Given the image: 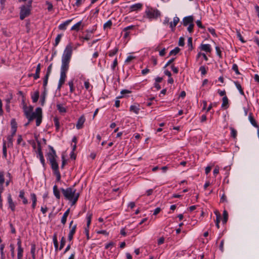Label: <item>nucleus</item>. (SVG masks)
<instances>
[{"label": "nucleus", "mask_w": 259, "mask_h": 259, "mask_svg": "<svg viewBox=\"0 0 259 259\" xmlns=\"http://www.w3.org/2000/svg\"><path fill=\"white\" fill-rule=\"evenodd\" d=\"M53 193L57 199H60V191L58 189L57 185H54L53 187Z\"/></svg>", "instance_id": "f3484780"}, {"label": "nucleus", "mask_w": 259, "mask_h": 259, "mask_svg": "<svg viewBox=\"0 0 259 259\" xmlns=\"http://www.w3.org/2000/svg\"><path fill=\"white\" fill-rule=\"evenodd\" d=\"M194 25L193 23H192V24H190L188 27L187 28V30L188 31L190 32V33H191L193 32V28H194Z\"/></svg>", "instance_id": "e2e57ef3"}, {"label": "nucleus", "mask_w": 259, "mask_h": 259, "mask_svg": "<svg viewBox=\"0 0 259 259\" xmlns=\"http://www.w3.org/2000/svg\"><path fill=\"white\" fill-rule=\"evenodd\" d=\"M214 213L215 214V215L217 216L216 221H215V225H216L217 227L218 228V229H219L220 228L219 223L220 222L221 214L218 210L215 211Z\"/></svg>", "instance_id": "4be33fe9"}, {"label": "nucleus", "mask_w": 259, "mask_h": 259, "mask_svg": "<svg viewBox=\"0 0 259 259\" xmlns=\"http://www.w3.org/2000/svg\"><path fill=\"white\" fill-rule=\"evenodd\" d=\"M130 111L133 112L135 113L138 114L140 111L139 105H138V106L131 105L130 106Z\"/></svg>", "instance_id": "393cba45"}, {"label": "nucleus", "mask_w": 259, "mask_h": 259, "mask_svg": "<svg viewBox=\"0 0 259 259\" xmlns=\"http://www.w3.org/2000/svg\"><path fill=\"white\" fill-rule=\"evenodd\" d=\"M42 114V109L40 107H37L35 109V112H32L30 114V116L33 117V119L36 118L37 117Z\"/></svg>", "instance_id": "6e6552de"}, {"label": "nucleus", "mask_w": 259, "mask_h": 259, "mask_svg": "<svg viewBox=\"0 0 259 259\" xmlns=\"http://www.w3.org/2000/svg\"><path fill=\"white\" fill-rule=\"evenodd\" d=\"M202 51L210 53L211 51L210 46L209 44H201L200 47Z\"/></svg>", "instance_id": "f8f14e48"}, {"label": "nucleus", "mask_w": 259, "mask_h": 259, "mask_svg": "<svg viewBox=\"0 0 259 259\" xmlns=\"http://www.w3.org/2000/svg\"><path fill=\"white\" fill-rule=\"evenodd\" d=\"M11 129H17V123L15 119L13 118L11 121Z\"/></svg>", "instance_id": "e433bc0d"}, {"label": "nucleus", "mask_w": 259, "mask_h": 259, "mask_svg": "<svg viewBox=\"0 0 259 259\" xmlns=\"http://www.w3.org/2000/svg\"><path fill=\"white\" fill-rule=\"evenodd\" d=\"M54 174L56 176V181L59 182L61 180V174L59 171L53 172Z\"/></svg>", "instance_id": "603ef678"}, {"label": "nucleus", "mask_w": 259, "mask_h": 259, "mask_svg": "<svg viewBox=\"0 0 259 259\" xmlns=\"http://www.w3.org/2000/svg\"><path fill=\"white\" fill-rule=\"evenodd\" d=\"M230 130L231 131V137H233L234 139H236L237 137V131L233 127H230Z\"/></svg>", "instance_id": "4c0bfd02"}, {"label": "nucleus", "mask_w": 259, "mask_h": 259, "mask_svg": "<svg viewBox=\"0 0 259 259\" xmlns=\"http://www.w3.org/2000/svg\"><path fill=\"white\" fill-rule=\"evenodd\" d=\"M81 23V21H79L74 24L71 28V30H76L78 31L79 30V27L80 26Z\"/></svg>", "instance_id": "c9c22d12"}, {"label": "nucleus", "mask_w": 259, "mask_h": 259, "mask_svg": "<svg viewBox=\"0 0 259 259\" xmlns=\"http://www.w3.org/2000/svg\"><path fill=\"white\" fill-rule=\"evenodd\" d=\"M53 243L54 244V247L55 248V250H57L58 249V240H57V236L56 233H55L54 234L53 237Z\"/></svg>", "instance_id": "bb28decb"}, {"label": "nucleus", "mask_w": 259, "mask_h": 259, "mask_svg": "<svg viewBox=\"0 0 259 259\" xmlns=\"http://www.w3.org/2000/svg\"><path fill=\"white\" fill-rule=\"evenodd\" d=\"M112 24V22L111 20H109L108 21H107L104 24V28L106 29L107 28H110Z\"/></svg>", "instance_id": "c03bdc74"}, {"label": "nucleus", "mask_w": 259, "mask_h": 259, "mask_svg": "<svg viewBox=\"0 0 259 259\" xmlns=\"http://www.w3.org/2000/svg\"><path fill=\"white\" fill-rule=\"evenodd\" d=\"M7 146H6V141H5L3 145V157L5 158L7 157Z\"/></svg>", "instance_id": "72a5a7b5"}, {"label": "nucleus", "mask_w": 259, "mask_h": 259, "mask_svg": "<svg viewBox=\"0 0 259 259\" xmlns=\"http://www.w3.org/2000/svg\"><path fill=\"white\" fill-rule=\"evenodd\" d=\"M72 21V19L68 20L64 22V23L61 24L59 26V29L60 30H64L66 29V26H67Z\"/></svg>", "instance_id": "a211bd4d"}, {"label": "nucleus", "mask_w": 259, "mask_h": 259, "mask_svg": "<svg viewBox=\"0 0 259 259\" xmlns=\"http://www.w3.org/2000/svg\"><path fill=\"white\" fill-rule=\"evenodd\" d=\"M199 71H201V74L203 75H205L207 73L205 67L204 66H202L199 68Z\"/></svg>", "instance_id": "4d7b16f0"}, {"label": "nucleus", "mask_w": 259, "mask_h": 259, "mask_svg": "<svg viewBox=\"0 0 259 259\" xmlns=\"http://www.w3.org/2000/svg\"><path fill=\"white\" fill-rule=\"evenodd\" d=\"M179 46L183 47L185 45V38L183 37H180L178 42Z\"/></svg>", "instance_id": "3c124183"}, {"label": "nucleus", "mask_w": 259, "mask_h": 259, "mask_svg": "<svg viewBox=\"0 0 259 259\" xmlns=\"http://www.w3.org/2000/svg\"><path fill=\"white\" fill-rule=\"evenodd\" d=\"M47 95V91H44L41 95L40 104L41 106H44L46 101V98Z\"/></svg>", "instance_id": "412c9836"}, {"label": "nucleus", "mask_w": 259, "mask_h": 259, "mask_svg": "<svg viewBox=\"0 0 259 259\" xmlns=\"http://www.w3.org/2000/svg\"><path fill=\"white\" fill-rule=\"evenodd\" d=\"M223 223L226 224L228 220V213L227 210H224L223 211Z\"/></svg>", "instance_id": "7c9ffc66"}, {"label": "nucleus", "mask_w": 259, "mask_h": 259, "mask_svg": "<svg viewBox=\"0 0 259 259\" xmlns=\"http://www.w3.org/2000/svg\"><path fill=\"white\" fill-rule=\"evenodd\" d=\"M4 188L3 186H0V208H2L3 207V203H2V198L1 196V194L3 191Z\"/></svg>", "instance_id": "6e6d98bb"}, {"label": "nucleus", "mask_w": 259, "mask_h": 259, "mask_svg": "<svg viewBox=\"0 0 259 259\" xmlns=\"http://www.w3.org/2000/svg\"><path fill=\"white\" fill-rule=\"evenodd\" d=\"M37 153L38 154L37 157H39L41 164L43 165V166H45V160L44 157L43 153L42 152V150L38 149V150L37 151Z\"/></svg>", "instance_id": "dca6fc26"}, {"label": "nucleus", "mask_w": 259, "mask_h": 259, "mask_svg": "<svg viewBox=\"0 0 259 259\" xmlns=\"http://www.w3.org/2000/svg\"><path fill=\"white\" fill-rule=\"evenodd\" d=\"M69 212H70V208H68L65 212L63 214V217H62V219H61V223L63 224V225H65L66 223V221H67V217L68 216V214L69 213Z\"/></svg>", "instance_id": "6ab92c4d"}, {"label": "nucleus", "mask_w": 259, "mask_h": 259, "mask_svg": "<svg viewBox=\"0 0 259 259\" xmlns=\"http://www.w3.org/2000/svg\"><path fill=\"white\" fill-rule=\"evenodd\" d=\"M47 159L50 162L52 161V160L54 161L56 160V157H55L54 155H53L51 153H47Z\"/></svg>", "instance_id": "79ce46f5"}, {"label": "nucleus", "mask_w": 259, "mask_h": 259, "mask_svg": "<svg viewBox=\"0 0 259 259\" xmlns=\"http://www.w3.org/2000/svg\"><path fill=\"white\" fill-rule=\"evenodd\" d=\"M24 114H26V113H28V114H30L32 112H33V107L32 106H29L28 108L25 105L23 107Z\"/></svg>", "instance_id": "b1692460"}, {"label": "nucleus", "mask_w": 259, "mask_h": 259, "mask_svg": "<svg viewBox=\"0 0 259 259\" xmlns=\"http://www.w3.org/2000/svg\"><path fill=\"white\" fill-rule=\"evenodd\" d=\"M62 164L61 167L62 169L64 168L65 165L66 164L67 160L65 159V156L64 155H62Z\"/></svg>", "instance_id": "a18cd8bd"}, {"label": "nucleus", "mask_w": 259, "mask_h": 259, "mask_svg": "<svg viewBox=\"0 0 259 259\" xmlns=\"http://www.w3.org/2000/svg\"><path fill=\"white\" fill-rule=\"evenodd\" d=\"M237 36L239 39L243 43L245 42V41L243 38L240 32L238 31H237Z\"/></svg>", "instance_id": "13d9d810"}, {"label": "nucleus", "mask_w": 259, "mask_h": 259, "mask_svg": "<svg viewBox=\"0 0 259 259\" xmlns=\"http://www.w3.org/2000/svg\"><path fill=\"white\" fill-rule=\"evenodd\" d=\"M25 192L24 190H21L19 192V197L21 198L23 200V203L24 204H27L28 203V200L24 196Z\"/></svg>", "instance_id": "aec40b11"}, {"label": "nucleus", "mask_w": 259, "mask_h": 259, "mask_svg": "<svg viewBox=\"0 0 259 259\" xmlns=\"http://www.w3.org/2000/svg\"><path fill=\"white\" fill-rule=\"evenodd\" d=\"M192 37H189L188 39V46L189 47V51H191L193 49V44H192Z\"/></svg>", "instance_id": "c756f323"}, {"label": "nucleus", "mask_w": 259, "mask_h": 259, "mask_svg": "<svg viewBox=\"0 0 259 259\" xmlns=\"http://www.w3.org/2000/svg\"><path fill=\"white\" fill-rule=\"evenodd\" d=\"M180 51V49L179 47H176L174 49L172 50L169 54V56L171 55H176Z\"/></svg>", "instance_id": "473e14b6"}, {"label": "nucleus", "mask_w": 259, "mask_h": 259, "mask_svg": "<svg viewBox=\"0 0 259 259\" xmlns=\"http://www.w3.org/2000/svg\"><path fill=\"white\" fill-rule=\"evenodd\" d=\"M79 197V193L75 192V195H74V196L73 197L72 203L71 204L72 205H74L76 203V202L77 201V200L78 199Z\"/></svg>", "instance_id": "a19ab883"}, {"label": "nucleus", "mask_w": 259, "mask_h": 259, "mask_svg": "<svg viewBox=\"0 0 259 259\" xmlns=\"http://www.w3.org/2000/svg\"><path fill=\"white\" fill-rule=\"evenodd\" d=\"M60 190L62 192L65 199L71 201L72 203L73 197L75 195L76 190L73 189L71 187H68L66 189L64 188H61Z\"/></svg>", "instance_id": "7ed1b4c3"}, {"label": "nucleus", "mask_w": 259, "mask_h": 259, "mask_svg": "<svg viewBox=\"0 0 259 259\" xmlns=\"http://www.w3.org/2000/svg\"><path fill=\"white\" fill-rule=\"evenodd\" d=\"M118 64V63H117V58H115L113 62V64L112 65V69L113 70H114L115 69V68L116 67V66Z\"/></svg>", "instance_id": "774afa93"}, {"label": "nucleus", "mask_w": 259, "mask_h": 259, "mask_svg": "<svg viewBox=\"0 0 259 259\" xmlns=\"http://www.w3.org/2000/svg\"><path fill=\"white\" fill-rule=\"evenodd\" d=\"M223 103L222 108L226 109L229 107V100L226 96L223 97L222 99Z\"/></svg>", "instance_id": "ddd939ff"}, {"label": "nucleus", "mask_w": 259, "mask_h": 259, "mask_svg": "<svg viewBox=\"0 0 259 259\" xmlns=\"http://www.w3.org/2000/svg\"><path fill=\"white\" fill-rule=\"evenodd\" d=\"M42 114L38 117H37L36 118V125L38 126L40 125L41 121H42Z\"/></svg>", "instance_id": "de8ad7c7"}, {"label": "nucleus", "mask_w": 259, "mask_h": 259, "mask_svg": "<svg viewBox=\"0 0 259 259\" xmlns=\"http://www.w3.org/2000/svg\"><path fill=\"white\" fill-rule=\"evenodd\" d=\"M49 76H48V75H45L44 78V81H43V88H44V91H47V85L48 84V79H49Z\"/></svg>", "instance_id": "c85d7f7f"}, {"label": "nucleus", "mask_w": 259, "mask_h": 259, "mask_svg": "<svg viewBox=\"0 0 259 259\" xmlns=\"http://www.w3.org/2000/svg\"><path fill=\"white\" fill-rule=\"evenodd\" d=\"M68 85H69V88H70V92L71 93H73L75 90L74 88V85H73V81L71 80V81H69Z\"/></svg>", "instance_id": "09e8293b"}, {"label": "nucleus", "mask_w": 259, "mask_h": 259, "mask_svg": "<svg viewBox=\"0 0 259 259\" xmlns=\"http://www.w3.org/2000/svg\"><path fill=\"white\" fill-rule=\"evenodd\" d=\"M66 242V240L64 237H62L60 242V245L59 247V250H61L64 246Z\"/></svg>", "instance_id": "37998d69"}, {"label": "nucleus", "mask_w": 259, "mask_h": 259, "mask_svg": "<svg viewBox=\"0 0 259 259\" xmlns=\"http://www.w3.org/2000/svg\"><path fill=\"white\" fill-rule=\"evenodd\" d=\"M8 202L9 203V207L11 208L12 211H14L15 209V205L13 201L10 193H9L8 195Z\"/></svg>", "instance_id": "1a4fd4ad"}, {"label": "nucleus", "mask_w": 259, "mask_h": 259, "mask_svg": "<svg viewBox=\"0 0 259 259\" xmlns=\"http://www.w3.org/2000/svg\"><path fill=\"white\" fill-rule=\"evenodd\" d=\"M84 85L85 89L87 90H89L91 84L88 80L84 81Z\"/></svg>", "instance_id": "338daca9"}, {"label": "nucleus", "mask_w": 259, "mask_h": 259, "mask_svg": "<svg viewBox=\"0 0 259 259\" xmlns=\"http://www.w3.org/2000/svg\"><path fill=\"white\" fill-rule=\"evenodd\" d=\"M85 121V118L84 115L81 116L77 121L76 127L78 130H80L83 127V125Z\"/></svg>", "instance_id": "39448f33"}, {"label": "nucleus", "mask_w": 259, "mask_h": 259, "mask_svg": "<svg viewBox=\"0 0 259 259\" xmlns=\"http://www.w3.org/2000/svg\"><path fill=\"white\" fill-rule=\"evenodd\" d=\"M39 97V92L38 91H36L34 93V95L31 96L32 102L33 103L37 102L38 100Z\"/></svg>", "instance_id": "a878e982"}, {"label": "nucleus", "mask_w": 259, "mask_h": 259, "mask_svg": "<svg viewBox=\"0 0 259 259\" xmlns=\"http://www.w3.org/2000/svg\"><path fill=\"white\" fill-rule=\"evenodd\" d=\"M24 114H26V113H28V114H30L32 112H33V107L32 106H29L28 108L25 105L23 107Z\"/></svg>", "instance_id": "5701e85b"}, {"label": "nucleus", "mask_w": 259, "mask_h": 259, "mask_svg": "<svg viewBox=\"0 0 259 259\" xmlns=\"http://www.w3.org/2000/svg\"><path fill=\"white\" fill-rule=\"evenodd\" d=\"M234 83L237 88V89L239 90V93L241 95L244 96V93L243 90L241 87V84L239 83L238 81H235Z\"/></svg>", "instance_id": "cd10ccee"}, {"label": "nucleus", "mask_w": 259, "mask_h": 259, "mask_svg": "<svg viewBox=\"0 0 259 259\" xmlns=\"http://www.w3.org/2000/svg\"><path fill=\"white\" fill-rule=\"evenodd\" d=\"M76 226H77L76 224H75L74 226H73L71 227V229L70 230V232H69V233L74 235L75 234V231H76Z\"/></svg>", "instance_id": "052dcab7"}, {"label": "nucleus", "mask_w": 259, "mask_h": 259, "mask_svg": "<svg viewBox=\"0 0 259 259\" xmlns=\"http://www.w3.org/2000/svg\"><path fill=\"white\" fill-rule=\"evenodd\" d=\"M50 162L53 172L59 171V165L56 160L54 161L52 160V161H50Z\"/></svg>", "instance_id": "9d476101"}, {"label": "nucleus", "mask_w": 259, "mask_h": 259, "mask_svg": "<svg viewBox=\"0 0 259 259\" xmlns=\"http://www.w3.org/2000/svg\"><path fill=\"white\" fill-rule=\"evenodd\" d=\"M232 69L235 72L236 74L239 75L240 74L238 70V66L236 64H234L233 65Z\"/></svg>", "instance_id": "8fccbe9b"}, {"label": "nucleus", "mask_w": 259, "mask_h": 259, "mask_svg": "<svg viewBox=\"0 0 259 259\" xmlns=\"http://www.w3.org/2000/svg\"><path fill=\"white\" fill-rule=\"evenodd\" d=\"M46 4L48 6V10L49 11H51L53 10V8L52 4L49 2V1H46Z\"/></svg>", "instance_id": "bf43d9fd"}, {"label": "nucleus", "mask_w": 259, "mask_h": 259, "mask_svg": "<svg viewBox=\"0 0 259 259\" xmlns=\"http://www.w3.org/2000/svg\"><path fill=\"white\" fill-rule=\"evenodd\" d=\"M208 30L212 35L217 36V34L215 33L214 29L212 28H208Z\"/></svg>", "instance_id": "0e129e2a"}, {"label": "nucleus", "mask_w": 259, "mask_h": 259, "mask_svg": "<svg viewBox=\"0 0 259 259\" xmlns=\"http://www.w3.org/2000/svg\"><path fill=\"white\" fill-rule=\"evenodd\" d=\"M41 69V65L40 63L38 64L36 68L35 73L33 75V78L34 79H37L39 78V74Z\"/></svg>", "instance_id": "2eb2a0df"}, {"label": "nucleus", "mask_w": 259, "mask_h": 259, "mask_svg": "<svg viewBox=\"0 0 259 259\" xmlns=\"http://www.w3.org/2000/svg\"><path fill=\"white\" fill-rule=\"evenodd\" d=\"M118 48H115L113 50L111 51L109 53V56L110 57H112L114 55H115L118 52Z\"/></svg>", "instance_id": "5fc2aeb1"}, {"label": "nucleus", "mask_w": 259, "mask_h": 259, "mask_svg": "<svg viewBox=\"0 0 259 259\" xmlns=\"http://www.w3.org/2000/svg\"><path fill=\"white\" fill-rule=\"evenodd\" d=\"M5 182L4 172H0V186H3V185Z\"/></svg>", "instance_id": "49530a36"}, {"label": "nucleus", "mask_w": 259, "mask_h": 259, "mask_svg": "<svg viewBox=\"0 0 259 259\" xmlns=\"http://www.w3.org/2000/svg\"><path fill=\"white\" fill-rule=\"evenodd\" d=\"M30 9L26 7L25 5H22L20 7V19L23 20L30 14Z\"/></svg>", "instance_id": "20e7f679"}, {"label": "nucleus", "mask_w": 259, "mask_h": 259, "mask_svg": "<svg viewBox=\"0 0 259 259\" xmlns=\"http://www.w3.org/2000/svg\"><path fill=\"white\" fill-rule=\"evenodd\" d=\"M72 54V47L70 44L67 45L64 51L61 67L60 78L59 82L64 84L66 78V72L69 69V63Z\"/></svg>", "instance_id": "f257e3e1"}, {"label": "nucleus", "mask_w": 259, "mask_h": 259, "mask_svg": "<svg viewBox=\"0 0 259 259\" xmlns=\"http://www.w3.org/2000/svg\"><path fill=\"white\" fill-rule=\"evenodd\" d=\"M143 4L141 3H137L130 6V9L131 12L138 11L142 9Z\"/></svg>", "instance_id": "0eeeda50"}, {"label": "nucleus", "mask_w": 259, "mask_h": 259, "mask_svg": "<svg viewBox=\"0 0 259 259\" xmlns=\"http://www.w3.org/2000/svg\"><path fill=\"white\" fill-rule=\"evenodd\" d=\"M248 119L252 125L255 127L258 128L259 126L256 123L255 119L254 118L252 113L251 112L249 114Z\"/></svg>", "instance_id": "9b49d317"}, {"label": "nucleus", "mask_w": 259, "mask_h": 259, "mask_svg": "<svg viewBox=\"0 0 259 259\" xmlns=\"http://www.w3.org/2000/svg\"><path fill=\"white\" fill-rule=\"evenodd\" d=\"M92 218V213H88V215H87V227H85V228L89 229L90 225L91 223Z\"/></svg>", "instance_id": "2f4dec72"}, {"label": "nucleus", "mask_w": 259, "mask_h": 259, "mask_svg": "<svg viewBox=\"0 0 259 259\" xmlns=\"http://www.w3.org/2000/svg\"><path fill=\"white\" fill-rule=\"evenodd\" d=\"M193 20L194 19L192 16H186L183 18V25L186 26L190 24H192L193 23Z\"/></svg>", "instance_id": "423d86ee"}, {"label": "nucleus", "mask_w": 259, "mask_h": 259, "mask_svg": "<svg viewBox=\"0 0 259 259\" xmlns=\"http://www.w3.org/2000/svg\"><path fill=\"white\" fill-rule=\"evenodd\" d=\"M54 121L55 122V126L56 128V130L58 131L59 129V127H60V123H59V119L57 117H55L54 118Z\"/></svg>", "instance_id": "ea45409f"}, {"label": "nucleus", "mask_w": 259, "mask_h": 259, "mask_svg": "<svg viewBox=\"0 0 259 259\" xmlns=\"http://www.w3.org/2000/svg\"><path fill=\"white\" fill-rule=\"evenodd\" d=\"M175 58H172L170 59L165 64V65L164 66V68H166L168 66H169L170 64H171L175 60Z\"/></svg>", "instance_id": "69168bd1"}, {"label": "nucleus", "mask_w": 259, "mask_h": 259, "mask_svg": "<svg viewBox=\"0 0 259 259\" xmlns=\"http://www.w3.org/2000/svg\"><path fill=\"white\" fill-rule=\"evenodd\" d=\"M145 14L147 17L150 19H157L161 16L160 12L156 9H154L151 7H148L145 11Z\"/></svg>", "instance_id": "f03ea898"}, {"label": "nucleus", "mask_w": 259, "mask_h": 259, "mask_svg": "<svg viewBox=\"0 0 259 259\" xmlns=\"http://www.w3.org/2000/svg\"><path fill=\"white\" fill-rule=\"evenodd\" d=\"M62 36V34H59L57 35V37H56L55 43L54 44V46L55 47L57 46L59 44V42L60 41Z\"/></svg>", "instance_id": "58836bf2"}, {"label": "nucleus", "mask_w": 259, "mask_h": 259, "mask_svg": "<svg viewBox=\"0 0 259 259\" xmlns=\"http://www.w3.org/2000/svg\"><path fill=\"white\" fill-rule=\"evenodd\" d=\"M180 21L179 18L178 17H175L173 20V23L172 22H170L169 23V26L171 29L172 31H174L175 28L176 26V25L178 24Z\"/></svg>", "instance_id": "4468645a"}, {"label": "nucleus", "mask_w": 259, "mask_h": 259, "mask_svg": "<svg viewBox=\"0 0 259 259\" xmlns=\"http://www.w3.org/2000/svg\"><path fill=\"white\" fill-rule=\"evenodd\" d=\"M30 197H31L32 202H37L36 196L34 193H31Z\"/></svg>", "instance_id": "680f3d73"}, {"label": "nucleus", "mask_w": 259, "mask_h": 259, "mask_svg": "<svg viewBox=\"0 0 259 259\" xmlns=\"http://www.w3.org/2000/svg\"><path fill=\"white\" fill-rule=\"evenodd\" d=\"M52 66L53 64L52 63L48 67L46 75H48V76L50 75L52 72Z\"/></svg>", "instance_id": "864d4df0"}, {"label": "nucleus", "mask_w": 259, "mask_h": 259, "mask_svg": "<svg viewBox=\"0 0 259 259\" xmlns=\"http://www.w3.org/2000/svg\"><path fill=\"white\" fill-rule=\"evenodd\" d=\"M57 109L60 113H65L66 112V109L65 107H63L61 104H57Z\"/></svg>", "instance_id": "f704fd0d"}]
</instances>
